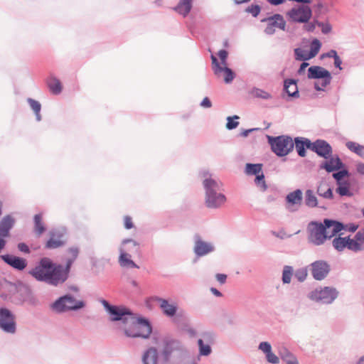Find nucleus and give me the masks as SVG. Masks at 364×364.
<instances>
[{
  "instance_id": "54",
  "label": "nucleus",
  "mask_w": 364,
  "mask_h": 364,
  "mask_svg": "<svg viewBox=\"0 0 364 364\" xmlns=\"http://www.w3.org/2000/svg\"><path fill=\"white\" fill-rule=\"evenodd\" d=\"M202 340H203V342L205 341L206 343L211 344L213 343L214 341V336L213 333L210 332H204L202 334Z\"/></svg>"
},
{
  "instance_id": "32",
  "label": "nucleus",
  "mask_w": 364,
  "mask_h": 364,
  "mask_svg": "<svg viewBox=\"0 0 364 364\" xmlns=\"http://www.w3.org/2000/svg\"><path fill=\"white\" fill-rule=\"evenodd\" d=\"M331 81V75L329 71L320 67V91L326 87Z\"/></svg>"
},
{
  "instance_id": "56",
  "label": "nucleus",
  "mask_w": 364,
  "mask_h": 364,
  "mask_svg": "<svg viewBox=\"0 0 364 364\" xmlns=\"http://www.w3.org/2000/svg\"><path fill=\"white\" fill-rule=\"evenodd\" d=\"M320 28L323 33L327 34L331 32L332 27H331V24H329L328 23H320Z\"/></svg>"
},
{
  "instance_id": "36",
  "label": "nucleus",
  "mask_w": 364,
  "mask_h": 364,
  "mask_svg": "<svg viewBox=\"0 0 364 364\" xmlns=\"http://www.w3.org/2000/svg\"><path fill=\"white\" fill-rule=\"evenodd\" d=\"M262 165L261 164H247L245 166V173L247 175H255L263 173L262 171Z\"/></svg>"
},
{
  "instance_id": "24",
  "label": "nucleus",
  "mask_w": 364,
  "mask_h": 364,
  "mask_svg": "<svg viewBox=\"0 0 364 364\" xmlns=\"http://www.w3.org/2000/svg\"><path fill=\"white\" fill-rule=\"evenodd\" d=\"M308 240L314 245H318V222L312 221L307 227Z\"/></svg>"
},
{
  "instance_id": "28",
  "label": "nucleus",
  "mask_w": 364,
  "mask_h": 364,
  "mask_svg": "<svg viewBox=\"0 0 364 364\" xmlns=\"http://www.w3.org/2000/svg\"><path fill=\"white\" fill-rule=\"evenodd\" d=\"M284 88L286 92L291 97H297L299 95L296 82L294 80H286L284 81Z\"/></svg>"
},
{
  "instance_id": "41",
  "label": "nucleus",
  "mask_w": 364,
  "mask_h": 364,
  "mask_svg": "<svg viewBox=\"0 0 364 364\" xmlns=\"http://www.w3.org/2000/svg\"><path fill=\"white\" fill-rule=\"evenodd\" d=\"M349 176L350 173L347 169H339L337 172L333 173V177L336 180V183L347 181L348 179H345L344 178L348 177Z\"/></svg>"
},
{
  "instance_id": "35",
  "label": "nucleus",
  "mask_w": 364,
  "mask_h": 364,
  "mask_svg": "<svg viewBox=\"0 0 364 364\" xmlns=\"http://www.w3.org/2000/svg\"><path fill=\"white\" fill-rule=\"evenodd\" d=\"M346 146L350 151L364 158V146L354 141H348L346 143Z\"/></svg>"
},
{
  "instance_id": "63",
  "label": "nucleus",
  "mask_w": 364,
  "mask_h": 364,
  "mask_svg": "<svg viewBox=\"0 0 364 364\" xmlns=\"http://www.w3.org/2000/svg\"><path fill=\"white\" fill-rule=\"evenodd\" d=\"M309 297L310 299L313 300V301H318V291L317 289L311 291L309 295Z\"/></svg>"
},
{
  "instance_id": "60",
  "label": "nucleus",
  "mask_w": 364,
  "mask_h": 364,
  "mask_svg": "<svg viewBox=\"0 0 364 364\" xmlns=\"http://www.w3.org/2000/svg\"><path fill=\"white\" fill-rule=\"evenodd\" d=\"M200 106L204 108H210L212 106V103L209 98L205 97L200 102Z\"/></svg>"
},
{
  "instance_id": "9",
  "label": "nucleus",
  "mask_w": 364,
  "mask_h": 364,
  "mask_svg": "<svg viewBox=\"0 0 364 364\" xmlns=\"http://www.w3.org/2000/svg\"><path fill=\"white\" fill-rule=\"evenodd\" d=\"M102 304L106 311L110 316V319L113 321H122L125 325L128 321V318L133 314L127 308L122 306L110 305L106 300H102Z\"/></svg>"
},
{
  "instance_id": "14",
  "label": "nucleus",
  "mask_w": 364,
  "mask_h": 364,
  "mask_svg": "<svg viewBox=\"0 0 364 364\" xmlns=\"http://www.w3.org/2000/svg\"><path fill=\"white\" fill-rule=\"evenodd\" d=\"M195 245L193 248L194 253L197 257H203L214 251L215 247L210 242H207L196 235L194 237Z\"/></svg>"
},
{
  "instance_id": "42",
  "label": "nucleus",
  "mask_w": 364,
  "mask_h": 364,
  "mask_svg": "<svg viewBox=\"0 0 364 364\" xmlns=\"http://www.w3.org/2000/svg\"><path fill=\"white\" fill-rule=\"evenodd\" d=\"M293 275V268L291 266H284L282 272V282L284 284H289Z\"/></svg>"
},
{
  "instance_id": "33",
  "label": "nucleus",
  "mask_w": 364,
  "mask_h": 364,
  "mask_svg": "<svg viewBox=\"0 0 364 364\" xmlns=\"http://www.w3.org/2000/svg\"><path fill=\"white\" fill-rule=\"evenodd\" d=\"M332 155V148L331 145L327 141L320 139V157L328 159Z\"/></svg>"
},
{
  "instance_id": "15",
  "label": "nucleus",
  "mask_w": 364,
  "mask_h": 364,
  "mask_svg": "<svg viewBox=\"0 0 364 364\" xmlns=\"http://www.w3.org/2000/svg\"><path fill=\"white\" fill-rule=\"evenodd\" d=\"M339 291L333 287L320 288V304H331L338 297Z\"/></svg>"
},
{
  "instance_id": "53",
  "label": "nucleus",
  "mask_w": 364,
  "mask_h": 364,
  "mask_svg": "<svg viewBox=\"0 0 364 364\" xmlns=\"http://www.w3.org/2000/svg\"><path fill=\"white\" fill-rule=\"evenodd\" d=\"M278 353L282 360L288 358L292 354L285 346L279 347Z\"/></svg>"
},
{
  "instance_id": "13",
  "label": "nucleus",
  "mask_w": 364,
  "mask_h": 364,
  "mask_svg": "<svg viewBox=\"0 0 364 364\" xmlns=\"http://www.w3.org/2000/svg\"><path fill=\"white\" fill-rule=\"evenodd\" d=\"M262 21L267 23L264 31L269 35L273 34L277 28L284 30L286 25L284 18L279 14H274L267 18L262 20Z\"/></svg>"
},
{
  "instance_id": "59",
  "label": "nucleus",
  "mask_w": 364,
  "mask_h": 364,
  "mask_svg": "<svg viewBox=\"0 0 364 364\" xmlns=\"http://www.w3.org/2000/svg\"><path fill=\"white\" fill-rule=\"evenodd\" d=\"M18 248L21 252H23L24 253L28 254L30 252L28 246L23 242L19 243L18 245Z\"/></svg>"
},
{
  "instance_id": "64",
  "label": "nucleus",
  "mask_w": 364,
  "mask_h": 364,
  "mask_svg": "<svg viewBox=\"0 0 364 364\" xmlns=\"http://www.w3.org/2000/svg\"><path fill=\"white\" fill-rule=\"evenodd\" d=\"M356 170L361 175H364V164H363V163L358 164L356 166Z\"/></svg>"
},
{
  "instance_id": "62",
  "label": "nucleus",
  "mask_w": 364,
  "mask_h": 364,
  "mask_svg": "<svg viewBox=\"0 0 364 364\" xmlns=\"http://www.w3.org/2000/svg\"><path fill=\"white\" fill-rule=\"evenodd\" d=\"M124 226L127 229H131L133 227L132 219L129 216L124 218Z\"/></svg>"
},
{
  "instance_id": "48",
  "label": "nucleus",
  "mask_w": 364,
  "mask_h": 364,
  "mask_svg": "<svg viewBox=\"0 0 364 364\" xmlns=\"http://www.w3.org/2000/svg\"><path fill=\"white\" fill-rule=\"evenodd\" d=\"M307 268H300L295 272L294 277L298 280V282H302L306 279L307 277Z\"/></svg>"
},
{
  "instance_id": "58",
  "label": "nucleus",
  "mask_w": 364,
  "mask_h": 364,
  "mask_svg": "<svg viewBox=\"0 0 364 364\" xmlns=\"http://www.w3.org/2000/svg\"><path fill=\"white\" fill-rule=\"evenodd\" d=\"M283 360H284L287 364H299L297 359L293 354H291L288 358H285Z\"/></svg>"
},
{
  "instance_id": "49",
  "label": "nucleus",
  "mask_w": 364,
  "mask_h": 364,
  "mask_svg": "<svg viewBox=\"0 0 364 364\" xmlns=\"http://www.w3.org/2000/svg\"><path fill=\"white\" fill-rule=\"evenodd\" d=\"M239 119V117L237 115H234L232 117H228L226 128L229 130L235 129L238 126L239 122L237 121H234V119Z\"/></svg>"
},
{
  "instance_id": "30",
  "label": "nucleus",
  "mask_w": 364,
  "mask_h": 364,
  "mask_svg": "<svg viewBox=\"0 0 364 364\" xmlns=\"http://www.w3.org/2000/svg\"><path fill=\"white\" fill-rule=\"evenodd\" d=\"M309 139L304 138L295 139V149L300 156H304L306 154V149L308 147L307 141Z\"/></svg>"
},
{
  "instance_id": "43",
  "label": "nucleus",
  "mask_w": 364,
  "mask_h": 364,
  "mask_svg": "<svg viewBox=\"0 0 364 364\" xmlns=\"http://www.w3.org/2000/svg\"><path fill=\"white\" fill-rule=\"evenodd\" d=\"M198 344L199 346V353L201 355L207 356L209 355L211 353V348L210 344L203 343V340L198 339Z\"/></svg>"
},
{
  "instance_id": "5",
  "label": "nucleus",
  "mask_w": 364,
  "mask_h": 364,
  "mask_svg": "<svg viewBox=\"0 0 364 364\" xmlns=\"http://www.w3.org/2000/svg\"><path fill=\"white\" fill-rule=\"evenodd\" d=\"M268 141L271 145L272 150L279 156L287 155L294 148L292 139L289 136H268Z\"/></svg>"
},
{
  "instance_id": "25",
  "label": "nucleus",
  "mask_w": 364,
  "mask_h": 364,
  "mask_svg": "<svg viewBox=\"0 0 364 364\" xmlns=\"http://www.w3.org/2000/svg\"><path fill=\"white\" fill-rule=\"evenodd\" d=\"M143 364H157L158 363V352L155 348L151 347L148 348L142 355Z\"/></svg>"
},
{
  "instance_id": "6",
  "label": "nucleus",
  "mask_w": 364,
  "mask_h": 364,
  "mask_svg": "<svg viewBox=\"0 0 364 364\" xmlns=\"http://www.w3.org/2000/svg\"><path fill=\"white\" fill-rule=\"evenodd\" d=\"M84 306L82 301H77L70 295L60 297L52 305V309L57 313L77 310Z\"/></svg>"
},
{
  "instance_id": "22",
  "label": "nucleus",
  "mask_w": 364,
  "mask_h": 364,
  "mask_svg": "<svg viewBox=\"0 0 364 364\" xmlns=\"http://www.w3.org/2000/svg\"><path fill=\"white\" fill-rule=\"evenodd\" d=\"M15 220L9 215L4 216L0 221V237H6L13 228Z\"/></svg>"
},
{
  "instance_id": "29",
  "label": "nucleus",
  "mask_w": 364,
  "mask_h": 364,
  "mask_svg": "<svg viewBox=\"0 0 364 364\" xmlns=\"http://www.w3.org/2000/svg\"><path fill=\"white\" fill-rule=\"evenodd\" d=\"M68 253L70 255V257L67 259L65 267H64V272H66L67 278L68 277L73 263L78 256L79 250L77 247H71L68 250Z\"/></svg>"
},
{
  "instance_id": "7",
  "label": "nucleus",
  "mask_w": 364,
  "mask_h": 364,
  "mask_svg": "<svg viewBox=\"0 0 364 364\" xmlns=\"http://www.w3.org/2000/svg\"><path fill=\"white\" fill-rule=\"evenodd\" d=\"M344 228V224L331 219H325L323 223H320V237L324 240L331 238L341 232ZM323 242L320 238V243Z\"/></svg>"
},
{
  "instance_id": "55",
  "label": "nucleus",
  "mask_w": 364,
  "mask_h": 364,
  "mask_svg": "<svg viewBox=\"0 0 364 364\" xmlns=\"http://www.w3.org/2000/svg\"><path fill=\"white\" fill-rule=\"evenodd\" d=\"M308 147L307 149L314 151L317 154H318V139L316 140L314 142L311 143L310 140L307 141Z\"/></svg>"
},
{
  "instance_id": "1",
  "label": "nucleus",
  "mask_w": 364,
  "mask_h": 364,
  "mask_svg": "<svg viewBox=\"0 0 364 364\" xmlns=\"http://www.w3.org/2000/svg\"><path fill=\"white\" fill-rule=\"evenodd\" d=\"M29 274L37 281L53 286L63 284L68 279L64 267L53 263L48 257L42 258L38 264L29 271Z\"/></svg>"
},
{
  "instance_id": "8",
  "label": "nucleus",
  "mask_w": 364,
  "mask_h": 364,
  "mask_svg": "<svg viewBox=\"0 0 364 364\" xmlns=\"http://www.w3.org/2000/svg\"><path fill=\"white\" fill-rule=\"evenodd\" d=\"M123 245H129L131 247H122L120 248V255H119V263L122 267H132V268H139V267L132 261L131 258V255L127 252V251L130 252H137L138 251V244L136 241L132 239L124 240L122 242Z\"/></svg>"
},
{
  "instance_id": "44",
  "label": "nucleus",
  "mask_w": 364,
  "mask_h": 364,
  "mask_svg": "<svg viewBox=\"0 0 364 364\" xmlns=\"http://www.w3.org/2000/svg\"><path fill=\"white\" fill-rule=\"evenodd\" d=\"M255 183L259 191L262 192L265 191L267 188L263 173H260L255 177Z\"/></svg>"
},
{
  "instance_id": "23",
  "label": "nucleus",
  "mask_w": 364,
  "mask_h": 364,
  "mask_svg": "<svg viewBox=\"0 0 364 364\" xmlns=\"http://www.w3.org/2000/svg\"><path fill=\"white\" fill-rule=\"evenodd\" d=\"M156 301L159 304L160 308L166 316L171 317L176 314L177 310L176 304H169L168 300L159 297H157Z\"/></svg>"
},
{
  "instance_id": "57",
  "label": "nucleus",
  "mask_w": 364,
  "mask_h": 364,
  "mask_svg": "<svg viewBox=\"0 0 364 364\" xmlns=\"http://www.w3.org/2000/svg\"><path fill=\"white\" fill-rule=\"evenodd\" d=\"M358 228V225L354 223H348L346 225H344V228L343 230H346L348 232H355Z\"/></svg>"
},
{
  "instance_id": "11",
  "label": "nucleus",
  "mask_w": 364,
  "mask_h": 364,
  "mask_svg": "<svg viewBox=\"0 0 364 364\" xmlns=\"http://www.w3.org/2000/svg\"><path fill=\"white\" fill-rule=\"evenodd\" d=\"M332 246L338 252H343L345 249L358 252H360V246L358 242L354 241L353 239L348 237H335L332 240Z\"/></svg>"
},
{
  "instance_id": "50",
  "label": "nucleus",
  "mask_w": 364,
  "mask_h": 364,
  "mask_svg": "<svg viewBox=\"0 0 364 364\" xmlns=\"http://www.w3.org/2000/svg\"><path fill=\"white\" fill-rule=\"evenodd\" d=\"M246 12L251 14L252 16L256 17L259 15L261 8L259 5H251L245 9Z\"/></svg>"
},
{
  "instance_id": "45",
  "label": "nucleus",
  "mask_w": 364,
  "mask_h": 364,
  "mask_svg": "<svg viewBox=\"0 0 364 364\" xmlns=\"http://www.w3.org/2000/svg\"><path fill=\"white\" fill-rule=\"evenodd\" d=\"M333 57V60H334V65L336 67V68H338L339 70H342V68L341 67V65L342 63V61L340 59V58L338 57V55H337L336 52L333 50H331L329 53H326V54H323L320 56V58H323L325 57Z\"/></svg>"
},
{
  "instance_id": "19",
  "label": "nucleus",
  "mask_w": 364,
  "mask_h": 364,
  "mask_svg": "<svg viewBox=\"0 0 364 364\" xmlns=\"http://www.w3.org/2000/svg\"><path fill=\"white\" fill-rule=\"evenodd\" d=\"M1 259L9 265L18 270H23L27 265L26 260L11 255H4Z\"/></svg>"
},
{
  "instance_id": "18",
  "label": "nucleus",
  "mask_w": 364,
  "mask_h": 364,
  "mask_svg": "<svg viewBox=\"0 0 364 364\" xmlns=\"http://www.w3.org/2000/svg\"><path fill=\"white\" fill-rule=\"evenodd\" d=\"M65 230H53L50 232V238L47 241L46 247L55 249L63 246L65 241L63 240Z\"/></svg>"
},
{
  "instance_id": "39",
  "label": "nucleus",
  "mask_w": 364,
  "mask_h": 364,
  "mask_svg": "<svg viewBox=\"0 0 364 364\" xmlns=\"http://www.w3.org/2000/svg\"><path fill=\"white\" fill-rule=\"evenodd\" d=\"M305 203L309 207H315L317 205V198L311 190H307L305 196Z\"/></svg>"
},
{
  "instance_id": "21",
  "label": "nucleus",
  "mask_w": 364,
  "mask_h": 364,
  "mask_svg": "<svg viewBox=\"0 0 364 364\" xmlns=\"http://www.w3.org/2000/svg\"><path fill=\"white\" fill-rule=\"evenodd\" d=\"M258 348L264 353L266 359L269 363L272 364H278L279 363V358L272 352L271 344L269 342H261L259 344Z\"/></svg>"
},
{
  "instance_id": "10",
  "label": "nucleus",
  "mask_w": 364,
  "mask_h": 364,
  "mask_svg": "<svg viewBox=\"0 0 364 364\" xmlns=\"http://www.w3.org/2000/svg\"><path fill=\"white\" fill-rule=\"evenodd\" d=\"M0 328L8 333H14L16 330L15 316L6 308L0 309Z\"/></svg>"
},
{
  "instance_id": "26",
  "label": "nucleus",
  "mask_w": 364,
  "mask_h": 364,
  "mask_svg": "<svg viewBox=\"0 0 364 364\" xmlns=\"http://www.w3.org/2000/svg\"><path fill=\"white\" fill-rule=\"evenodd\" d=\"M192 2L193 0H180L177 6L174 7V10L185 17L190 13L192 9Z\"/></svg>"
},
{
  "instance_id": "40",
  "label": "nucleus",
  "mask_w": 364,
  "mask_h": 364,
  "mask_svg": "<svg viewBox=\"0 0 364 364\" xmlns=\"http://www.w3.org/2000/svg\"><path fill=\"white\" fill-rule=\"evenodd\" d=\"M250 93L254 97H256V98L268 100L272 97L271 95L268 92H267L264 90L259 89V88H257V87H254L251 90Z\"/></svg>"
},
{
  "instance_id": "37",
  "label": "nucleus",
  "mask_w": 364,
  "mask_h": 364,
  "mask_svg": "<svg viewBox=\"0 0 364 364\" xmlns=\"http://www.w3.org/2000/svg\"><path fill=\"white\" fill-rule=\"evenodd\" d=\"M34 225H35V231L38 235L42 234L46 228L43 223L42 222V215L36 214L33 218Z\"/></svg>"
},
{
  "instance_id": "12",
  "label": "nucleus",
  "mask_w": 364,
  "mask_h": 364,
  "mask_svg": "<svg viewBox=\"0 0 364 364\" xmlns=\"http://www.w3.org/2000/svg\"><path fill=\"white\" fill-rule=\"evenodd\" d=\"M311 10L307 5H300L292 8L287 15L294 22L306 23L311 17Z\"/></svg>"
},
{
  "instance_id": "3",
  "label": "nucleus",
  "mask_w": 364,
  "mask_h": 364,
  "mask_svg": "<svg viewBox=\"0 0 364 364\" xmlns=\"http://www.w3.org/2000/svg\"><path fill=\"white\" fill-rule=\"evenodd\" d=\"M151 331L152 328L149 321L136 318L134 314L129 316L124 328L125 336L129 338H147Z\"/></svg>"
},
{
  "instance_id": "46",
  "label": "nucleus",
  "mask_w": 364,
  "mask_h": 364,
  "mask_svg": "<svg viewBox=\"0 0 364 364\" xmlns=\"http://www.w3.org/2000/svg\"><path fill=\"white\" fill-rule=\"evenodd\" d=\"M330 270V265L327 262L324 261H320V280L326 277Z\"/></svg>"
},
{
  "instance_id": "52",
  "label": "nucleus",
  "mask_w": 364,
  "mask_h": 364,
  "mask_svg": "<svg viewBox=\"0 0 364 364\" xmlns=\"http://www.w3.org/2000/svg\"><path fill=\"white\" fill-rule=\"evenodd\" d=\"M310 267L314 278L316 280H318V261L312 262Z\"/></svg>"
},
{
  "instance_id": "38",
  "label": "nucleus",
  "mask_w": 364,
  "mask_h": 364,
  "mask_svg": "<svg viewBox=\"0 0 364 364\" xmlns=\"http://www.w3.org/2000/svg\"><path fill=\"white\" fill-rule=\"evenodd\" d=\"M28 102L30 107H31V109L33 110L37 121H41V116L40 114L41 109V104L38 101H36L33 99H31V98L28 99Z\"/></svg>"
},
{
  "instance_id": "4",
  "label": "nucleus",
  "mask_w": 364,
  "mask_h": 364,
  "mask_svg": "<svg viewBox=\"0 0 364 364\" xmlns=\"http://www.w3.org/2000/svg\"><path fill=\"white\" fill-rule=\"evenodd\" d=\"M218 55L219 60L213 53L210 55L214 74L218 77H221L223 75L225 82L230 83L235 77V74L232 70L228 67V52L222 49L218 51Z\"/></svg>"
},
{
  "instance_id": "34",
  "label": "nucleus",
  "mask_w": 364,
  "mask_h": 364,
  "mask_svg": "<svg viewBox=\"0 0 364 364\" xmlns=\"http://www.w3.org/2000/svg\"><path fill=\"white\" fill-rule=\"evenodd\" d=\"M48 86L50 90L55 95H58L61 92V83L56 77H50L48 80Z\"/></svg>"
},
{
  "instance_id": "61",
  "label": "nucleus",
  "mask_w": 364,
  "mask_h": 364,
  "mask_svg": "<svg viewBox=\"0 0 364 364\" xmlns=\"http://www.w3.org/2000/svg\"><path fill=\"white\" fill-rule=\"evenodd\" d=\"M216 279L219 283L221 284H225L227 279V275L224 274H217Z\"/></svg>"
},
{
  "instance_id": "17",
  "label": "nucleus",
  "mask_w": 364,
  "mask_h": 364,
  "mask_svg": "<svg viewBox=\"0 0 364 364\" xmlns=\"http://www.w3.org/2000/svg\"><path fill=\"white\" fill-rule=\"evenodd\" d=\"M343 166V162L337 155H332L328 159H326L320 164V168H323L327 172L331 173L341 169Z\"/></svg>"
},
{
  "instance_id": "31",
  "label": "nucleus",
  "mask_w": 364,
  "mask_h": 364,
  "mask_svg": "<svg viewBox=\"0 0 364 364\" xmlns=\"http://www.w3.org/2000/svg\"><path fill=\"white\" fill-rule=\"evenodd\" d=\"M178 346V343L176 341H168L165 343L162 355L165 360H168L173 350Z\"/></svg>"
},
{
  "instance_id": "20",
  "label": "nucleus",
  "mask_w": 364,
  "mask_h": 364,
  "mask_svg": "<svg viewBox=\"0 0 364 364\" xmlns=\"http://www.w3.org/2000/svg\"><path fill=\"white\" fill-rule=\"evenodd\" d=\"M306 47H297L294 50L296 59L298 60H307L314 57L318 51V47H311V50L305 49Z\"/></svg>"
},
{
  "instance_id": "16",
  "label": "nucleus",
  "mask_w": 364,
  "mask_h": 364,
  "mask_svg": "<svg viewBox=\"0 0 364 364\" xmlns=\"http://www.w3.org/2000/svg\"><path fill=\"white\" fill-rule=\"evenodd\" d=\"M302 195V191L300 189H296L287 194L286 197L287 209L291 212L296 211L301 204Z\"/></svg>"
},
{
  "instance_id": "27",
  "label": "nucleus",
  "mask_w": 364,
  "mask_h": 364,
  "mask_svg": "<svg viewBox=\"0 0 364 364\" xmlns=\"http://www.w3.org/2000/svg\"><path fill=\"white\" fill-rule=\"evenodd\" d=\"M336 186L337 187L335 191L340 196L350 197L353 196V193L350 190V183L348 180L337 183Z\"/></svg>"
},
{
  "instance_id": "2",
  "label": "nucleus",
  "mask_w": 364,
  "mask_h": 364,
  "mask_svg": "<svg viewBox=\"0 0 364 364\" xmlns=\"http://www.w3.org/2000/svg\"><path fill=\"white\" fill-rule=\"evenodd\" d=\"M220 181L211 178H206L203 181V186L205 191V204L208 208H217L224 204L226 201L225 195L217 193L222 187Z\"/></svg>"
},
{
  "instance_id": "51",
  "label": "nucleus",
  "mask_w": 364,
  "mask_h": 364,
  "mask_svg": "<svg viewBox=\"0 0 364 364\" xmlns=\"http://www.w3.org/2000/svg\"><path fill=\"white\" fill-rule=\"evenodd\" d=\"M308 77L309 79H318V66H312L309 68Z\"/></svg>"
},
{
  "instance_id": "47",
  "label": "nucleus",
  "mask_w": 364,
  "mask_h": 364,
  "mask_svg": "<svg viewBox=\"0 0 364 364\" xmlns=\"http://www.w3.org/2000/svg\"><path fill=\"white\" fill-rule=\"evenodd\" d=\"M354 241L358 242L360 246V251L363 250V246H364V227L360 228L357 233L355 235L353 238Z\"/></svg>"
}]
</instances>
